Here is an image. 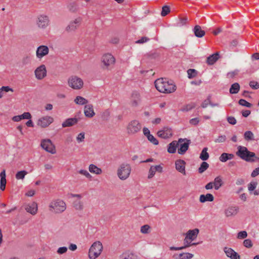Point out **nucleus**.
<instances>
[{
    "instance_id": "11",
    "label": "nucleus",
    "mask_w": 259,
    "mask_h": 259,
    "mask_svg": "<svg viewBox=\"0 0 259 259\" xmlns=\"http://www.w3.org/2000/svg\"><path fill=\"white\" fill-rule=\"evenodd\" d=\"M40 145L42 148L51 154H55L56 153L55 146L50 139L42 140Z\"/></svg>"
},
{
    "instance_id": "4",
    "label": "nucleus",
    "mask_w": 259,
    "mask_h": 259,
    "mask_svg": "<svg viewBox=\"0 0 259 259\" xmlns=\"http://www.w3.org/2000/svg\"><path fill=\"white\" fill-rule=\"evenodd\" d=\"M131 170L132 168L130 164L123 163L118 166L117 169V175L120 180L124 181L129 178Z\"/></svg>"
},
{
    "instance_id": "1",
    "label": "nucleus",
    "mask_w": 259,
    "mask_h": 259,
    "mask_svg": "<svg viewBox=\"0 0 259 259\" xmlns=\"http://www.w3.org/2000/svg\"><path fill=\"white\" fill-rule=\"evenodd\" d=\"M199 230L197 228H195L193 230H189L185 234V238L184 240V245L181 247H174L171 246L169 249L170 250H180L186 248H188L192 245H197L199 244L198 242L192 243L195 239H196Z\"/></svg>"
},
{
    "instance_id": "2",
    "label": "nucleus",
    "mask_w": 259,
    "mask_h": 259,
    "mask_svg": "<svg viewBox=\"0 0 259 259\" xmlns=\"http://www.w3.org/2000/svg\"><path fill=\"white\" fill-rule=\"evenodd\" d=\"M156 89L161 93H171L177 89L176 85L172 80H167L166 78H158L154 82Z\"/></svg>"
},
{
    "instance_id": "56",
    "label": "nucleus",
    "mask_w": 259,
    "mask_h": 259,
    "mask_svg": "<svg viewBox=\"0 0 259 259\" xmlns=\"http://www.w3.org/2000/svg\"><path fill=\"white\" fill-rule=\"evenodd\" d=\"M67 247L65 246L59 247L57 251V252L59 254H62L66 253L67 251Z\"/></svg>"
},
{
    "instance_id": "57",
    "label": "nucleus",
    "mask_w": 259,
    "mask_h": 259,
    "mask_svg": "<svg viewBox=\"0 0 259 259\" xmlns=\"http://www.w3.org/2000/svg\"><path fill=\"white\" fill-rule=\"evenodd\" d=\"M22 119H30L32 116L29 112H24L21 115Z\"/></svg>"
},
{
    "instance_id": "37",
    "label": "nucleus",
    "mask_w": 259,
    "mask_h": 259,
    "mask_svg": "<svg viewBox=\"0 0 259 259\" xmlns=\"http://www.w3.org/2000/svg\"><path fill=\"white\" fill-rule=\"evenodd\" d=\"M207 150L208 148L207 147H205L202 149L199 157L201 160L204 161L208 159L209 154L207 152Z\"/></svg>"
},
{
    "instance_id": "12",
    "label": "nucleus",
    "mask_w": 259,
    "mask_h": 259,
    "mask_svg": "<svg viewBox=\"0 0 259 259\" xmlns=\"http://www.w3.org/2000/svg\"><path fill=\"white\" fill-rule=\"evenodd\" d=\"M35 77L41 80L47 76V69L45 65L42 64L37 67L34 71Z\"/></svg>"
},
{
    "instance_id": "22",
    "label": "nucleus",
    "mask_w": 259,
    "mask_h": 259,
    "mask_svg": "<svg viewBox=\"0 0 259 259\" xmlns=\"http://www.w3.org/2000/svg\"><path fill=\"white\" fill-rule=\"evenodd\" d=\"M190 143V141L188 140H186L184 143H179L180 147L178 150V153L181 155L184 154L188 149Z\"/></svg>"
},
{
    "instance_id": "28",
    "label": "nucleus",
    "mask_w": 259,
    "mask_h": 259,
    "mask_svg": "<svg viewBox=\"0 0 259 259\" xmlns=\"http://www.w3.org/2000/svg\"><path fill=\"white\" fill-rule=\"evenodd\" d=\"M193 32L197 37H202L205 34L204 30H202L199 25H196L193 29Z\"/></svg>"
},
{
    "instance_id": "27",
    "label": "nucleus",
    "mask_w": 259,
    "mask_h": 259,
    "mask_svg": "<svg viewBox=\"0 0 259 259\" xmlns=\"http://www.w3.org/2000/svg\"><path fill=\"white\" fill-rule=\"evenodd\" d=\"M78 122L76 118H70L66 119L62 124L63 127H69L74 125Z\"/></svg>"
},
{
    "instance_id": "63",
    "label": "nucleus",
    "mask_w": 259,
    "mask_h": 259,
    "mask_svg": "<svg viewBox=\"0 0 259 259\" xmlns=\"http://www.w3.org/2000/svg\"><path fill=\"white\" fill-rule=\"evenodd\" d=\"M259 175V167L254 169L251 174L252 177H255Z\"/></svg>"
},
{
    "instance_id": "15",
    "label": "nucleus",
    "mask_w": 259,
    "mask_h": 259,
    "mask_svg": "<svg viewBox=\"0 0 259 259\" xmlns=\"http://www.w3.org/2000/svg\"><path fill=\"white\" fill-rule=\"evenodd\" d=\"M49 49L47 46L41 45L39 46L36 51V56L38 59H42L49 54Z\"/></svg>"
},
{
    "instance_id": "24",
    "label": "nucleus",
    "mask_w": 259,
    "mask_h": 259,
    "mask_svg": "<svg viewBox=\"0 0 259 259\" xmlns=\"http://www.w3.org/2000/svg\"><path fill=\"white\" fill-rule=\"evenodd\" d=\"M84 113L85 116L90 118L93 117L95 114L93 109V107L91 104H87L85 105Z\"/></svg>"
},
{
    "instance_id": "46",
    "label": "nucleus",
    "mask_w": 259,
    "mask_h": 259,
    "mask_svg": "<svg viewBox=\"0 0 259 259\" xmlns=\"http://www.w3.org/2000/svg\"><path fill=\"white\" fill-rule=\"evenodd\" d=\"M187 21V18L186 17L180 18L178 20V21H177V22L176 23V25L178 27L183 26L186 24Z\"/></svg>"
},
{
    "instance_id": "61",
    "label": "nucleus",
    "mask_w": 259,
    "mask_h": 259,
    "mask_svg": "<svg viewBox=\"0 0 259 259\" xmlns=\"http://www.w3.org/2000/svg\"><path fill=\"white\" fill-rule=\"evenodd\" d=\"M199 122V119L198 118H194L192 119H191L189 121V123L193 125H196L198 124Z\"/></svg>"
},
{
    "instance_id": "3",
    "label": "nucleus",
    "mask_w": 259,
    "mask_h": 259,
    "mask_svg": "<svg viewBox=\"0 0 259 259\" xmlns=\"http://www.w3.org/2000/svg\"><path fill=\"white\" fill-rule=\"evenodd\" d=\"M236 155L247 162L254 161V160L253 159V158L255 157L254 153L249 151L246 147L242 146H238Z\"/></svg>"
},
{
    "instance_id": "18",
    "label": "nucleus",
    "mask_w": 259,
    "mask_h": 259,
    "mask_svg": "<svg viewBox=\"0 0 259 259\" xmlns=\"http://www.w3.org/2000/svg\"><path fill=\"white\" fill-rule=\"evenodd\" d=\"M186 162L182 159L177 160L175 161V167L176 170L183 175H186Z\"/></svg>"
},
{
    "instance_id": "20",
    "label": "nucleus",
    "mask_w": 259,
    "mask_h": 259,
    "mask_svg": "<svg viewBox=\"0 0 259 259\" xmlns=\"http://www.w3.org/2000/svg\"><path fill=\"white\" fill-rule=\"evenodd\" d=\"M25 209L27 212L35 215L38 210L37 204L35 202L28 203L25 205Z\"/></svg>"
},
{
    "instance_id": "5",
    "label": "nucleus",
    "mask_w": 259,
    "mask_h": 259,
    "mask_svg": "<svg viewBox=\"0 0 259 259\" xmlns=\"http://www.w3.org/2000/svg\"><path fill=\"white\" fill-rule=\"evenodd\" d=\"M49 207L50 211L56 213H60L66 210V204L64 201L58 199L52 201Z\"/></svg>"
},
{
    "instance_id": "26",
    "label": "nucleus",
    "mask_w": 259,
    "mask_h": 259,
    "mask_svg": "<svg viewBox=\"0 0 259 259\" xmlns=\"http://www.w3.org/2000/svg\"><path fill=\"white\" fill-rule=\"evenodd\" d=\"M214 200V197L212 194L210 193H207L206 194H202L200 195L199 201L201 203H205V202L209 201L212 202Z\"/></svg>"
},
{
    "instance_id": "55",
    "label": "nucleus",
    "mask_w": 259,
    "mask_h": 259,
    "mask_svg": "<svg viewBox=\"0 0 259 259\" xmlns=\"http://www.w3.org/2000/svg\"><path fill=\"white\" fill-rule=\"evenodd\" d=\"M243 245L247 248H250L252 246V243L250 239H245L243 241Z\"/></svg>"
},
{
    "instance_id": "13",
    "label": "nucleus",
    "mask_w": 259,
    "mask_h": 259,
    "mask_svg": "<svg viewBox=\"0 0 259 259\" xmlns=\"http://www.w3.org/2000/svg\"><path fill=\"white\" fill-rule=\"evenodd\" d=\"M161 173L163 172L162 164H159L156 165H151L149 171L147 178L148 179H151L154 177L156 172Z\"/></svg>"
},
{
    "instance_id": "49",
    "label": "nucleus",
    "mask_w": 259,
    "mask_h": 259,
    "mask_svg": "<svg viewBox=\"0 0 259 259\" xmlns=\"http://www.w3.org/2000/svg\"><path fill=\"white\" fill-rule=\"evenodd\" d=\"M249 84L252 89L257 90L259 89V83L257 81L254 80L250 81Z\"/></svg>"
},
{
    "instance_id": "64",
    "label": "nucleus",
    "mask_w": 259,
    "mask_h": 259,
    "mask_svg": "<svg viewBox=\"0 0 259 259\" xmlns=\"http://www.w3.org/2000/svg\"><path fill=\"white\" fill-rule=\"evenodd\" d=\"M238 73V71H234L228 72L227 73V76L228 78H233Z\"/></svg>"
},
{
    "instance_id": "23",
    "label": "nucleus",
    "mask_w": 259,
    "mask_h": 259,
    "mask_svg": "<svg viewBox=\"0 0 259 259\" xmlns=\"http://www.w3.org/2000/svg\"><path fill=\"white\" fill-rule=\"evenodd\" d=\"M141 101L140 94L137 92L133 93L131 97V104L133 106H137Z\"/></svg>"
},
{
    "instance_id": "47",
    "label": "nucleus",
    "mask_w": 259,
    "mask_h": 259,
    "mask_svg": "<svg viewBox=\"0 0 259 259\" xmlns=\"http://www.w3.org/2000/svg\"><path fill=\"white\" fill-rule=\"evenodd\" d=\"M147 138L153 144L155 145L158 144V141L152 135H149Z\"/></svg>"
},
{
    "instance_id": "9",
    "label": "nucleus",
    "mask_w": 259,
    "mask_h": 259,
    "mask_svg": "<svg viewBox=\"0 0 259 259\" xmlns=\"http://www.w3.org/2000/svg\"><path fill=\"white\" fill-rule=\"evenodd\" d=\"M36 24L39 29H46L50 24L49 16L44 14L38 15L36 20Z\"/></svg>"
},
{
    "instance_id": "62",
    "label": "nucleus",
    "mask_w": 259,
    "mask_h": 259,
    "mask_svg": "<svg viewBox=\"0 0 259 259\" xmlns=\"http://www.w3.org/2000/svg\"><path fill=\"white\" fill-rule=\"evenodd\" d=\"M149 40V38L147 37H142L141 39L136 41V43L137 44H143L144 42H146Z\"/></svg>"
},
{
    "instance_id": "51",
    "label": "nucleus",
    "mask_w": 259,
    "mask_h": 259,
    "mask_svg": "<svg viewBox=\"0 0 259 259\" xmlns=\"http://www.w3.org/2000/svg\"><path fill=\"white\" fill-rule=\"evenodd\" d=\"M169 11H170V10H169V7H168L167 6H164L162 7L161 15L162 16H165L168 14V13L169 12Z\"/></svg>"
},
{
    "instance_id": "8",
    "label": "nucleus",
    "mask_w": 259,
    "mask_h": 259,
    "mask_svg": "<svg viewBox=\"0 0 259 259\" xmlns=\"http://www.w3.org/2000/svg\"><path fill=\"white\" fill-rule=\"evenodd\" d=\"M68 85L74 90H79L83 85L82 79L77 76H72L68 78Z\"/></svg>"
},
{
    "instance_id": "43",
    "label": "nucleus",
    "mask_w": 259,
    "mask_h": 259,
    "mask_svg": "<svg viewBox=\"0 0 259 259\" xmlns=\"http://www.w3.org/2000/svg\"><path fill=\"white\" fill-rule=\"evenodd\" d=\"M244 137L247 141L253 140V134L251 131H246L244 134Z\"/></svg>"
},
{
    "instance_id": "40",
    "label": "nucleus",
    "mask_w": 259,
    "mask_h": 259,
    "mask_svg": "<svg viewBox=\"0 0 259 259\" xmlns=\"http://www.w3.org/2000/svg\"><path fill=\"white\" fill-rule=\"evenodd\" d=\"M73 205V207L76 210H81L83 208V203L80 200H77L74 201Z\"/></svg>"
},
{
    "instance_id": "42",
    "label": "nucleus",
    "mask_w": 259,
    "mask_h": 259,
    "mask_svg": "<svg viewBox=\"0 0 259 259\" xmlns=\"http://www.w3.org/2000/svg\"><path fill=\"white\" fill-rule=\"evenodd\" d=\"M208 164L207 162L203 161L201 163L200 166L198 168V172L200 174H202L204 171H205L208 168Z\"/></svg>"
},
{
    "instance_id": "19",
    "label": "nucleus",
    "mask_w": 259,
    "mask_h": 259,
    "mask_svg": "<svg viewBox=\"0 0 259 259\" xmlns=\"http://www.w3.org/2000/svg\"><path fill=\"white\" fill-rule=\"evenodd\" d=\"M227 257L231 259H240V255L232 248L228 247H225L223 249Z\"/></svg>"
},
{
    "instance_id": "38",
    "label": "nucleus",
    "mask_w": 259,
    "mask_h": 259,
    "mask_svg": "<svg viewBox=\"0 0 259 259\" xmlns=\"http://www.w3.org/2000/svg\"><path fill=\"white\" fill-rule=\"evenodd\" d=\"M240 89V85L238 83H234L232 84L230 89V93L232 94H237L238 93Z\"/></svg>"
},
{
    "instance_id": "7",
    "label": "nucleus",
    "mask_w": 259,
    "mask_h": 259,
    "mask_svg": "<svg viewBox=\"0 0 259 259\" xmlns=\"http://www.w3.org/2000/svg\"><path fill=\"white\" fill-rule=\"evenodd\" d=\"M104 68L108 70L112 69L115 63V57L110 53L104 54L101 58Z\"/></svg>"
},
{
    "instance_id": "59",
    "label": "nucleus",
    "mask_w": 259,
    "mask_h": 259,
    "mask_svg": "<svg viewBox=\"0 0 259 259\" xmlns=\"http://www.w3.org/2000/svg\"><path fill=\"white\" fill-rule=\"evenodd\" d=\"M210 97H208L206 100H204L202 102V103L201 104V107L204 108H206L208 106V104L210 105Z\"/></svg>"
},
{
    "instance_id": "53",
    "label": "nucleus",
    "mask_w": 259,
    "mask_h": 259,
    "mask_svg": "<svg viewBox=\"0 0 259 259\" xmlns=\"http://www.w3.org/2000/svg\"><path fill=\"white\" fill-rule=\"evenodd\" d=\"M84 138H85L84 133H80L77 135V136L76 137V140L78 143H80L84 141Z\"/></svg>"
},
{
    "instance_id": "58",
    "label": "nucleus",
    "mask_w": 259,
    "mask_h": 259,
    "mask_svg": "<svg viewBox=\"0 0 259 259\" xmlns=\"http://www.w3.org/2000/svg\"><path fill=\"white\" fill-rule=\"evenodd\" d=\"M257 183L256 182H250L248 185V190L252 191L254 190L256 187Z\"/></svg>"
},
{
    "instance_id": "41",
    "label": "nucleus",
    "mask_w": 259,
    "mask_h": 259,
    "mask_svg": "<svg viewBox=\"0 0 259 259\" xmlns=\"http://www.w3.org/2000/svg\"><path fill=\"white\" fill-rule=\"evenodd\" d=\"M27 174L28 172L26 170L19 171L16 174V179L17 180H23Z\"/></svg>"
},
{
    "instance_id": "33",
    "label": "nucleus",
    "mask_w": 259,
    "mask_h": 259,
    "mask_svg": "<svg viewBox=\"0 0 259 259\" xmlns=\"http://www.w3.org/2000/svg\"><path fill=\"white\" fill-rule=\"evenodd\" d=\"M89 170L91 173L96 175H100L102 172L101 168L97 167L93 164H91L89 165Z\"/></svg>"
},
{
    "instance_id": "17",
    "label": "nucleus",
    "mask_w": 259,
    "mask_h": 259,
    "mask_svg": "<svg viewBox=\"0 0 259 259\" xmlns=\"http://www.w3.org/2000/svg\"><path fill=\"white\" fill-rule=\"evenodd\" d=\"M172 135V132L171 128L168 127H164L162 130L157 132V136L163 139H167Z\"/></svg>"
},
{
    "instance_id": "54",
    "label": "nucleus",
    "mask_w": 259,
    "mask_h": 259,
    "mask_svg": "<svg viewBox=\"0 0 259 259\" xmlns=\"http://www.w3.org/2000/svg\"><path fill=\"white\" fill-rule=\"evenodd\" d=\"M226 137L225 135H221L218 137L217 139L214 140L215 143H223L226 141Z\"/></svg>"
},
{
    "instance_id": "25",
    "label": "nucleus",
    "mask_w": 259,
    "mask_h": 259,
    "mask_svg": "<svg viewBox=\"0 0 259 259\" xmlns=\"http://www.w3.org/2000/svg\"><path fill=\"white\" fill-rule=\"evenodd\" d=\"M238 211V208L236 206L229 207L225 210V214L227 217H230L236 215Z\"/></svg>"
},
{
    "instance_id": "50",
    "label": "nucleus",
    "mask_w": 259,
    "mask_h": 259,
    "mask_svg": "<svg viewBox=\"0 0 259 259\" xmlns=\"http://www.w3.org/2000/svg\"><path fill=\"white\" fill-rule=\"evenodd\" d=\"M78 172L82 175L84 176L86 178L88 179H91L92 178V176L87 170L80 169L78 171Z\"/></svg>"
},
{
    "instance_id": "6",
    "label": "nucleus",
    "mask_w": 259,
    "mask_h": 259,
    "mask_svg": "<svg viewBox=\"0 0 259 259\" xmlns=\"http://www.w3.org/2000/svg\"><path fill=\"white\" fill-rule=\"evenodd\" d=\"M103 247L100 241H95L89 249V257L90 259H96L101 254Z\"/></svg>"
},
{
    "instance_id": "45",
    "label": "nucleus",
    "mask_w": 259,
    "mask_h": 259,
    "mask_svg": "<svg viewBox=\"0 0 259 259\" xmlns=\"http://www.w3.org/2000/svg\"><path fill=\"white\" fill-rule=\"evenodd\" d=\"M140 231L143 234H148L150 232V227L148 225H145L141 227Z\"/></svg>"
},
{
    "instance_id": "35",
    "label": "nucleus",
    "mask_w": 259,
    "mask_h": 259,
    "mask_svg": "<svg viewBox=\"0 0 259 259\" xmlns=\"http://www.w3.org/2000/svg\"><path fill=\"white\" fill-rule=\"evenodd\" d=\"M194 255L189 252H183L175 255L176 258L179 259H191L193 258Z\"/></svg>"
},
{
    "instance_id": "36",
    "label": "nucleus",
    "mask_w": 259,
    "mask_h": 259,
    "mask_svg": "<svg viewBox=\"0 0 259 259\" xmlns=\"http://www.w3.org/2000/svg\"><path fill=\"white\" fill-rule=\"evenodd\" d=\"M74 101L75 104L80 105H86L88 102L87 99L81 96H77Z\"/></svg>"
},
{
    "instance_id": "32",
    "label": "nucleus",
    "mask_w": 259,
    "mask_h": 259,
    "mask_svg": "<svg viewBox=\"0 0 259 259\" xmlns=\"http://www.w3.org/2000/svg\"><path fill=\"white\" fill-rule=\"evenodd\" d=\"M1 182H0V189L2 191H4L6 188V171L3 170L0 174Z\"/></svg>"
},
{
    "instance_id": "29",
    "label": "nucleus",
    "mask_w": 259,
    "mask_h": 259,
    "mask_svg": "<svg viewBox=\"0 0 259 259\" xmlns=\"http://www.w3.org/2000/svg\"><path fill=\"white\" fill-rule=\"evenodd\" d=\"M212 183L215 190H218L223 185V181L221 176L215 177Z\"/></svg>"
},
{
    "instance_id": "21",
    "label": "nucleus",
    "mask_w": 259,
    "mask_h": 259,
    "mask_svg": "<svg viewBox=\"0 0 259 259\" xmlns=\"http://www.w3.org/2000/svg\"><path fill=\"white\" fill-rule=\"evenodd\" d=\"M185 139H179L178 142L174 141L168 145L167 151L169 153H174L176 152L177 147L179 146V143L183 142Z\"/></svg>"
},
{
    "instance_id": "14",
    "label": "nucleus",
    "mask_w": 259,
    "mask_h": 259,
    "mask_svg": "<svg viewBox=\"0 0 259 259\" xmlns=\"http://www.w3.org/2000/svg\"><path fill=\"white\" fill-rule=\"evenodd\" d=\"M54 121V118L50 116H45L40 117L38 120L37 124L41 127H46Z\"/></svg>"
},
{
    "instance_id": "10",
    "label": "nucleus",
    "mask_w": 259,
    "mask_h": 259,
    "mask_svg": "<svg viewBox=\"0 0 259 259\" xmlns=\"http://www.w3.org/2000/svg\"><path fill=\"white\" fill-rule=\"evenodd\" d=\"M142 126L138 120L131 121L127 126V132L129 134H135L141 130Z\"/></svg>"
},
{
    "instance_id": "52",
    "label": "nucleus",
    "mask_w": 259,
    "mask_h": 259,
    "mask_svg": "<svg viewBox=\"0 0 259 259\" xmlns=\"http://www.w3.org/2000/svg\"><path fill=\"white\" fill-rule=\"evenodd\" d=\"M247 236V233L245 231H242L239 232L237 234V238L238 239H244Z\"/></svg>"
},
{
    "instance_id": "39",
    "label": "nucleus",
    "mask_w": 259,
    "mask_h": 259,
    "mask_svg": "<svg viewBox=\"0 0 259 259\" xmlns=\"http://www.w3.org/2000/svg\"><path fill=\"white\" fill-rule=\"evenodd\" d=\"M195 107L194 103H190L189 104L184 105L181 109L183 112H188L193 109Z\"/></svg>"
},
{
    "instance_id": "44",
    "label": "nucleus",
    "mask_w": 259,
    "mask_h": 259,
    "mask_svg": "<svg viewBox=\"0 0 259 259\" xmlns=\"http://www.w3.org/2000/svg\"><path fill=\"white\" fill-rule=\"evenodd\" d=\"M188 77L189 78H192L196 76L197 72L194 69H190L187 70Z\"/></svg>"
},
{
    "instance_id": "60",
    "label": "nucleus",
    "mask_w": 259,
    "mask_h": 259,
    "mask_svg": "<svg viewBox=\"0 0 259 259\" xmlns=\"http://www.w3.org/2000/svg\"><path fill=\"white\" fill-rule=\"evenodd\" d=\"M228 122L232 125H234L236 123V119L233 116H229L227 117Z\"/></svg>"
},
{
    "instance_id": "48",
    "label": "nucleus",
    "mask_w": 259,
    "mask_h": 259,
    "mask_svg": "<svg viewBox=\"0 0 259 259\" xmlns=\"http://www.w3.org/2000/svg\"><path fill=\"white\" fill-rule=\"evenodd\" d=\"M239 104L242 106H244V107H248V108H250L251 106V104L248 102L244 99L239 100Z\"/></svg>"
},
{
    "instance_id": "31",
    "label": "nucleus",
    "mask_w": 259,
    "mask_h": 259,
    "mask_svg": "<svg viewBox=\"0 0 259 259\" xmlns=\"http://www.w3.org/2000/svg\"><path fill=\"white\" fill-rule=\"evenodd\" d=\"M120 259H138V257L132 252L128 251L123 253L120 255Z\"/></svg>"
},
{
    "instance_id": "34",
    "label": "nucleus",
    "mask_w": 259,
    "mask_h": 259,
    "mask_svg": "<svg viewBox=\"0 0 259 259\" xmlns=\"http://www.w3.org/2000/svg\"><path fill=\"white\" fill-rule=\"evenodd\" d=\"M218 59L219 54L215 53L208 57L206 62L208 65H213Z\"/></svg>"
},
{
    "instance_id": "16",
    "label": "nucleus",
    "mask_w": 259,
    "mask_h": 259,
    "mask_svg": "<svg viewBox=\"0 0 259 259\" xmlns=\"http://www.w3.org/2000/svg\"><path fill=\"white\" fill-rule=\"evenodd\" d=\"M81 22V18L78 17L73 21L70 22L66 27V30L68 32L74 31L80 25Z\"/></svg>"
},
{
    "instance_id": "30",
    "label": "nucleus",
    "mask_w": 259,
    "mask_h": 259,
    "mask_svg": "<svg viewBox=\"0 0 259 259\" xmlns=\"http://www.w3.org/2000/svg\"><path fill=\"white\" fill-rule=\"evenodd\" d=\"M234 157V155L232 153H223L219 157V160L222 162H225L227 160H231Z\"/></svg>"
}]
</instances>
